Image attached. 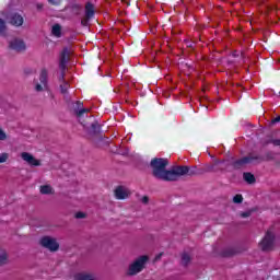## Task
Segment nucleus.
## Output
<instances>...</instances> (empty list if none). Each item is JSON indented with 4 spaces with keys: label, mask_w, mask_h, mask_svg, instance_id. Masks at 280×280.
<instances>
[{
    "label": "nucleus",
    "mask_w": 280,
    "mask_h": 280,
    "mask_svg": "<svg viewBox=\"0 0 280 280\" xmlns=\"http://www.w3.org/2000/svg\"><path fill=\"white\" fill-rule=\"evenodd\" d=\"M241 218H250V211L242 212Z\"/></svg>",
    "instance_id": "obj_35"
},
{
    "label": "nucleus",
    "mask_w": 280,
    "mask_h": 280,
    "mask_svg": "<svg viewBox=\"0 0 280 280\" xmlns=\"http://www.w3.org/2000/svg\"><path fill=\"white\" fill-rule=\"evenodd\" d=\"M231 255H233V252H225L224 253V257H231Z\"/></svg>",
    "instance_id": "obj_38"
},
{
    "label": "nucleus",
    "mask_w": 280,
    "mask_h": 280,
    "mask_svg": "<svg viewBox=\"0 0 280 280\" xmlns=\"http://www.w3.org/2000/svg\"><path fill=\"white\" fill-rule=\"evenodd\" d=\"M40 194L43 195L54 194V188H51V186L49 185L40 186Z\"/></svg>",
    "instance_id": "obj_23"
},
{
    "label": "nucleus",
    "mask_w": 280,
    "mask_h": 280,
    "mask_svg": "<svg viewBox=\"0 0 280 280\" xmlns=\"http://www.w3.org/2000/svg\"><path fill=\"white\" fill-rule=\"evenodd\" d=\"M35 91H37L38 93H40V91H43V85H40V83H37L35 85Z\"/></svg>",
    "instance_id": "obj_34"
},
{
    "label": "nucleus",
    "mask_w": 280,
    "mask_h": 280,
    "mask_svg": "<svg viewBox=\"0 0 280 280\" xmlns=\"http://www.w3.org/2000/svg\"><path fill=\"white\" fill-rule=\"evenodd\" d=\"M70 55H71V51H69V48H63L60 54L59 69L61 70V73L58 80L61 83H65V71H67V62H69Z\"/></svg>",
    "instance_id": "obj_5"
},
{
    "label": "nucleus",
    "mask_w": 280,
    "mask_h": 280,
    "mask_svg": "<svg viewBox=\"0 0 280 280\" xmlns=\"http://www.w3.org/2000/svg\"><path fill=\"white\" fill-rule=\"evenodd\" d=\"M21 159L25 161L28 165L32 167H40V160H36L32 153L28 152H22L21 153Z\"/></svg>",
    "instance_id": "obj_10"
},
{
    "label": "nucleus",
    "mask_w": 280,
    "mask_h": 280,
    "mask_svg": "<svg viewBox=\"0 0 280 280\" xmlns=\"http://www.w3.org/2000/svg\"><path fill=\"white\" fill-rule=\"evenodd\" d=\"M275 246V234L267 232L262 241L260 242L261 250H272Z\"/></svg>",
    "instance_id": "obj_7"
},
{
    "label": "nucleus",
    "mask_w": 280,
    "mask_h": 280,
    "mask_svg": "<svg viewBox=\"0 0 280 280\" xmlns=\"http://www.w3.org/2000/svg\"><path fill=\"white\" fill-rule=\"evenodd\" d=\"M77 280H95V276L92 273L81 272L75 275Z\"/></svg>",
    "instance_id": "obj_18"
},
{
    "label": "nucleus",
    "mask_w": 280,
    "mask_h": 280,
    "mask_svg": "<svg viewBox=\"0 0 280 280\" xmlns=\"http://www.w3.org/2000/svg\"><path fill=\"white\" fill-rule=\"evenodd\" d=\"M75 218L77 220H82L83 218H86V214L84 212H77Z\"/></svg>",
    "instance_id": "obj_32"
},
{
    "label": "nucleus",
    "mask_w": 280,
    "mask_h": 280,
    "mask_svg": "<svg viewBox=\"0 0 280 280\" xmlns=\"http://www.w3.org/2000/svg\"><path fill=\"white\" fill-rule=\"evenodd\" d=\"M51 34L56 38H60L62 36V26L60 24L52 25Z\"/></svg>",
    "instance_id": "obj_17"
},
{
    "label": "nucleus",
    "mask_w": 280,
    "mask_h": 280,
    "mask_svg": "<svg viewBox=\"0 0 280 280\" xmlns=\"http://www.w3.org/2000/svg\"><path fill=\"white\" fill-rule=\"evenodd\" d=\"M271 143L276 147H280V140L279 139L272 140Z\"/></svg>",
    "instance_id": "obj_36"
},
{
    "label": "nucleus",
    "mask_w": 280,
    "mask_h": 280,
    "mask_svg": "<svg viewBox=\"0 0 280 280\" xmlns=\"http://www.w3.org/2000/svg\"><path fill=\"white\" fill-rule=\"evenodd\" d=\"M8 159H9L8 153H0V163H5Z\"/></svg>",
    "instance_id": "obj_29"
},
{
    "label": "nucleus",
    "mask_w": 280,
    "mask_h": 280,
    "mask_svg": "<svg viewBox=\"0 0 280 280\" xmlns=\"http://www.w3.org/2000/svg\"><path fill=\"white\" fill-rule=\"evenodd\" d=\"M8 30V26L5 25V21L3 19H0V34L1 36H5V31Z\"/></svg>",
    "instance_id": "obj_26"
},
{
    "label": "nucleus",
    "mask_w": 280,
    "mask_h": 280,
    "mask_svg": "<svg viewBox=\"0 0 280 280\" xmlns=\"http://www.w3.org/2000/svg\"><path fill=\"white\" fill-rule=\"evenodd\" d=\"M167 165H170V161L167 159L155 158L151 160L150 166L152 170V176L158 178V180H164L165 183L176 182V167L167 171Z\"/></svg>",
    "instance_id": "obj_1"
},
{
    "label": "nucleus",
    "mask_w": 280,
    "mask_h": 280,
    "mask_svg": "<svg viewBox=\"0 0 280 280\" xmlns=\"http://www.w3.org/2000/svg\"><path fill=\"white\" fill-rule=\"evenodd\" d=\"M5 139H8V135L0 128V141H5Z\"/></svg>",
    "instance_id": "obj_30"
},
{
    "label": "nucleus",
    "mask_w": 280,
    "mask_h": 280,
    "mask_svg": "<svg viewBox=\"0 0 280 280\" xmlns=\"http://www.w3.org/2000/svg\"><path fill=\"white\" fill-rule=\"evenodd\" d=\"M50 5H60L62 0H47Z\"/></svg>",
    "instance_id": "obj_31"
},
{
    "label": "nucleus",
    "mask_w": 280,
    "mask_h": 280,
    "mask_svg": "<svg viewBox=\"0 0 280 280\" xmlns=\"http://www.w3.org/2000/svg\"><path fill=\"white\" fill-rule=\"evenodd\" d=\"M85 16L86 19H93L95 16V5L91 2H86L85 4Z\"/></svg>",
    "instance_id": "obj_15"
},
{
    "label": "nucleus",
    "mask_w": 280,
    "mask_h": 280,
    "mask_svg": "<svg viewBox=\"0 0 280 280\" xmlns=\"http://www.w3.org/2000/svg\"><path fill=\"white\" fill-rule=\"evenodd\" d=\"M39 245L50 253H58V250H60V244L58 243V240L51 236H43L39 240Z\"/></svg>",
    "instance_id": "obj_4"
},
{
    "label": "nucleus",
    "mask_w": 280,
    "mask_h": 280,
    "mask_svg": "<svg viewBox=\"0 0 280 280\" xmlns=\"http://www.w3.org/2000/svg\"><path fill=\"white\" fill-rule=\"evenodd\" d=\"M38 10L43 8V4H37Z\"/></svg>",
    "instance_id": "obj_40"
},
{
    "label": "nucleus",
    "mask_w": 280,
    "mask_h": 280,
    "mask_svg": "<svg viewBox=\"0 0 280 280\" xmlns=\"http://www.w3.org/2000/svg\"><path fill=\"white\" fill-rule=\"evenodd\" d=\"M176 180L180 178V176H200V174H205L202 168H198L197 166H176Z\"/></svg>",
    "instance_id": "obj_3"
},
{
    "label": "nucleus",
    "mask_w": 280,
    "mask_h": 280,
    "mask_svg": "<svg viewBox=\"0 0 280 280\" xmlns=\"http://www.w3.org/2000/svg\"><path fill=\"white\" fill-rule=\"evenodd\" d=\"M232 56H233V58H237L240 56V52H237V50H234Z\"/></svg>",
    "instance_id": "obj_37"
},
{
    "label": "nucleus",
    "mask_w": 280,
    "mask_h": 280,
    "mask_svg": "<svg viewBox=\"0 0 280 280\" xmlns=\"http://www.w3.org/2000/svg\"><path fill=\"white\" fill-rule=\"evenodd\" d=\"M115 198L117 200H126V198H128V196H130V190H128V188L124 187V186H118L115 191Z\"/></svg>",
    "instance_id": "obj_11"
},
{
    "label": "nucleus",
    "mask_w": 280,
    "mask_h": 280,
    "mask_svg": "<svg viewBox=\"0 0 280 280\" xmlns=\"http://www.w3.org/2000/svg\"><path fill=\"white\" fill-rule=\"evenodd\" d=\"M254 156V161H257V163H264L267 161H275V153L272 151H268L266 152L264 155H253Z\"/></svg>",
    "instance_id": "obj_12"
},
{
    "label": "nucleus",
    "mask_w": 280,
    "mask_h": 280,
    "mask_svg": "<svg viewBox=\"0 0 280 280\" xmlns=\"http://www.w3.org/2000/svg\"><path fill=\"white\" fill-rule=\"evenodd\" d=\"M253 161H255L253 154L242 158L240 160L231 158V167H233V170H242L244 165H248V163H253Z\"/></svg>",
    "instance_id": "obj_6"
},
{
    "label": "nucleus",
    "mask_w": 280,
    "mask_h": 280,
    "mask_svg": "<svg viewBox=\"0 0 280 280\" xmlns=\"http://www.w3.org/2000/svg\"><path fill=\"white\" fill-rule=\"evenodd\" d=\"M148 202H150V198L148 196H143L141 199V203L142 205H148Z\"/></svg>",
    "instance_id": "obj_33"
},
{
    "label": "nucleus",
    "mask_w": 280,
    "mask_h": 280,
    "mask_svg": "<svg viewBox=\"0 0 280 280\" xmlns=\"http://www.w3.org/2000/svg\"><path fill=\"white\" fill-rule=\"evenodd\" d=\"M242 58H244V54H242Z\"/></svg>",
    "instance_id": "obj_41"
},
{
    "label": "nucleus",
    "mask_w": 280,
    "mask_h": 280,
    "mask_svg": "<svg viewBox=\"0 0 280 280\" xmlns=\"http://www.w3.org/2000/svg\"><path fill=\"white\" fill-rule=\"evenodd\" d=\"M243 178L245 183H248V185H253L256 182L255 175H253L252 173H244Z\"/></svg>",
    "instance_id": "obj_20"
},
{
    "label": "nucleus",
    "mask_w": 280,
    "mask_h": 280,
    "mask_svg": "<svg viewBox=\"0 0 280 280\" xmlns=\"http://www.w3.org/2000/svg\"><path fill=\"white\" fill-rule=\"evenodd\" d=\"M47 80H48V72L47 69H42L40 74H39V81L43 86H47Z\"/></svg>",
    "instance_id": "obj_19"
},
{
    "label": "nucleus",
    "mask_w": 280,
    "mask_h": 280,
    "mask_svg": "<svg viewBox=\"0 0 280 280\" xmlns=\"http://www.w3.org/2000/svg\"><path fill=\"white\" fill-rule=\"evenodd\" d=\"M60 91L62 95H67V93H69V82L63 81V83L60 84Z\"/></svg>",
    "instance_id": "obj_25"
},
{
    "label": "nucleus",
    "mask_w": 280,
    "mask_h": 280,
    "mask_svg": "<svg viewBox=\"0 0 280 280\" xmlns=\"http://www.w3.org/2000/svg\"><path fill=\"white\" fill-rule=\"evenodd\" d=\"M70 10L72 14H75V16H80V13L82 12V5L81 4H72L70 7Z\"/></svg>",
    "instance_id": "obj_22"
},
{
    "label": "nucleus",
    "mask_w": 280,
    "mask_h": 280,
    "mask_svg": "<svg viewBox=\"0 0 280 280\" xmlns=\"http://www.w3.org/2000/svg\"><path fill=\"white\" fill-rule=\"evenodd\" d=\"M233 202L235 205H242V202H244V197H242V195H235L233 197Z\"/></svg>",
    "instance_id": "obj_27"
},
{
    "label": "nucleus",
    "mask_w": 280,
    "mask_h": 280,
    "mask_svg": "<svg viewBox=\"0 0 280 280\" xmlns=\"http://www.w3.org/2000/svg\"><path fill=\"white\" fill-rule=\"evenodd\" d=\"M10 264V256L5 249L0 248V266H7Z\"/></svg>",
    "instance_id": "obj_16"
},
{
    "label": "nucleus",
    "mask_w": 280,
    "mask_h": 280,
    "mask_svg": "<svg viewBox=\"0 0 280 280\" xmlns=\"http://www.w3.org/2000/svg\"><path fill=\"white\" fill-rule=\"evenodd\" d=\"M101 129H102V127L100 126V122L94 121L91 124L90 132H91V135H97V132H100Z\"/></svg>",
    "instance_id": "obj_21"
},
{
    "label": "nucleus",
    "mask_w": 280,
    "mask_h": 280,
    "mask_svg": "<svg viewBox=\"0 0 280 280\" xmlns=\"http://www.w3.org/2000/svg\"><path fill=\"white\" fill-rule=\"evenodd\" d=\"M9 23L14 27H21L24 23L23 16L19 13H13L9 16Z\"/></svg>",
    "instance_id": "obj_13"
},
{
    "label": "nucleus",
    "mask_w": 280,
    "mask_h": 280,
    "mask_svg": "<svg viewBox=\"0 0 280 280\" xmlns=\"http://www.w3.org/2000/svg\"><path fill=\"white\" fill-rule=\"evenodd\" d=\"M162 256H163V254L158 255V256L155 257V260L161 259Z\"/></svg>",
    "instance_id": "obj_39"
},
{
    "label": "nucleus",
    "mask_w": 280,
    "mask_h": 280,
    "mask_svg": "<svg viewBox=\"0 0 280 280\" xmlns=\"http://www.w3.org/2000/svg\"><path fill=\"white\" fill-rule=\"evenodd\" d=\"M10 49H13V51H16L18 54H21V51H25L27 49V46L25 45V42L23 39H13L9 43Z\"/></svg>",
    "instance_id": "obj_9"
},
{
    "label": "nucleus",
    "mask_w": 280,
    "mask_h": 280,
    "mask_svg": "<svg viewBox=\"0 0 280 280\" xmlns=\"http://www.w3.org/2000/svg\"><path fill=\"white\" fill-rule=\"evenodd\" d=\"M83 103L80 101L75 102V107H74V113L77 115V117H82V115H84V113H89L88 108H82Z\"/></svg>",
    "instance_id": "obj_14"
},
{
    "label": "nucleus",
    "mask_w": 280,
    "mask_h": 280,
    "mask_svg": "<svg viewBox=\"0 0 280 280\" xmlns=\"http://www.w3.org/2000/svg\"><path fill=\"white\" fill-rule=\"evenodd\" d=\"M189 261H191V256L187 253L182 254V265L189 266Z\"/></svg>",
    "instance_id": "obj_24"
},
{
    "label": "nucleus",
    "mask_w": 280,
    "mask_h": 280,
    "mask_svg": "<svg viewBox=\"0 0 280 280\" xmlns=\"http://www.w3.org/2000/svg\"><path fill=\"white\" fill-rule=\"evenodd\" d=\"M89 21H91V18H85L81 20L82 27H89Z\"/></svg>",
    "instance_id": "obj_28"
},
{
    "label": "nucleus",
    "mask_w": 280,
    "mask_h": 280,
    "mask_svg": "<svg viewBox=\"0 0 280 280\" xmlns=\"http://www.w3.org/2000/svg\"><path fill=\"white\" fill-rule=\"evenodd\" d=\"M231 167V159L230 160H215L214 164L209 168L210 172H215L220 170L224 172V170H229Z\"/></svg>",
    "instance_id": "obj_8"
},
{
    "label": "nucleus",
    "mask_w": 280,
    "mask_h": 280,
    "mask_svg": "<svg viewBox=\"0 0 280 280\" xmlns=\"http://www.w3.org/2000/svg\"><path fill=\"white\" fill-rule=\"evenodd\" d=\"M148 261H150V257L148 255H142L136 258L127 269V277H135L139 275V272H143Z\"/></svg>",
    "instance_id": "obj_2"
}]
</instances>
